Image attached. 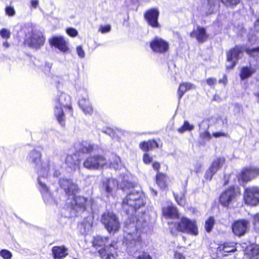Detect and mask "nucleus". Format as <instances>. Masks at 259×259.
Wrapping results in <instances>:
<instances>
[{
  "instance_id": "f257e3e1",
  "label": "nucleus",
  "mask_w": 259,
  "mask_h": 259,
  "mask_svg": "<svg viewBox=\"0 0 259 259\" xmlns=\"http://www.w3.org/2000/svg\"><path fill=\"white\" fill-rule=\"evenodd\" d=\"M145 204V196L141 192L133 189L131 190L122 200L123 210L130 217L126 220L124 227L123 243L127 246L129 252H132L137 248L141 241V234L148 223L144 220L145 214L137 218L134 217L136 210Z\"/></svg>"
},
{
  "instance_id": "f03ea898",
  "label": "nucleus",
  "mask_w": 259,
  "mask_h": 259,
  "mask_svg": "<svg viewBox=\"0 0 259 259\" xmlns=\"http://www.w3.org/2000/svg\"><path fill=\"white\" fill-rule=\"evenodd\" d=\"M58 183L68 196L63 206V209L66 211L65 214L66 217L76 216L77 213L83 212L91 207V199L82 196H75L79 189L77 184L72 179L61 177L59 179Z\"/></svg>"
},
{
  "instance_id": "7ed1b4c3",
  "label": "nucleus",
  "mask_w": 259,
  "mask_h": 259,
  "mask_svg": "<svg viewBox=\"0 0 259 259\" xmlns=\"http://www.w3.org/2000/svg\"><path fill=\"white\" fill-rule=\"evenodd\" d=\"M41 154L39 151L33 149L28 153L26 159L28 162L35 166L37 170L38 178V189L39 190L43 199L48 203H52L53 200L48 188L45 185V182L49 176L51 166L55 170L54 163L49 160L46 162H41Z\"/></svg>"
},
{
  "instance_id": "20e7f679",
  "label": "nucleus",
  "mask_w": 259,
  "mask_h": 259,
  "mask_svg": "<svg viewBox=\"0 0 259 259\" xmlns=\"http://www.w3.org/2000/svg\"><path fill=\"white\" fill-rule=\"evenodd\" d=\"M54 115L59 123L64 126L65 124V115L62 107L67 108L71 115L72 114V108L71 106L70 97L64 92H58L54 99Z\"/></svg>"
},
{
  "instance_id": "39448f33",
  "label": "nucleus",
  "mask_w": 259,
  "mask_h": 259,
  "mask_svg": "<svg viewBox=\"0 0 259 259\" xmlns=\"http://www.w3.org/2000/svg\"><path fill=\"white\" fill-rule=\"evenodd\" d=\"M101 222L109 233H115L120 227L118 218L111 211H106L103 213Z\"/></svg>"
},
{
  "instance_id": "423d86ee",
  "label": "nucleus",
  "mask_w": 259,
  "mask_h": 259,
  "mask_svg": "<svg viewBox=\"0 0 259 259\" xmlns=\"http://www.w3.org/2000/svg\"><path fill=\"white\" fill-rule=\"evenodd\" d=\"M177 228L179 231L192 235L196 236L198 234V227L195 221L186 217L181 218L180 222L177 224Z\"/></svg>"
},
{
  "instance_id": "0eeeda50",
  "label": "nucleus",
  "mask_w": 259,
  "mask_h": 259,
  "mask_svg": "<svg viewBox=\"0 0 259 259\" xmlns=\"http://www.w3.org/2000/svg\"><path fill=\"white\" fill-rule=\"evenodd\" d=\"M243 199L247 205H257L259 203V187L252 186L246 188L244 190Z\"/></svg>"
},
{
  "instance_id": "6e6552de",
  "label": "nucleus",
  "mask_w": 259,
  "mask_h": 259,
  "mask_svg": "<svg viewBox=\"0 0 259 259\" xmlns=\"http://www.w3.org/2000/svg\"><path fill=\"white\" fill-rule=\"evenodd\" d=\"M107 162L106 159L103 156H90L84 161L83 166L88 169H98L106 165Z\"/></svg>"
},
{
  "instance_id": "1a4fd4ad",
  "label": "nucleus",
  "mask_w": 259,
  "mask_h": 259,
  "mask_svg": "<svg viewBox=\"0 0 259 259\" xmlns=\"http://www.w3.org/2000/svg\"><path fill=\"white\" fill-rule=\"evenodd\" d=\"M45 41V38L41 31L33 29L31 34L26 40L28 45L31 48L38 49L42 46Z\"/></svg>"
},
{
  "instance_id": "9d476101",
  "label": "nucleus",
  "mask_w": 259,
  "mask_h": 259,
  "mask_svg": "<svg viewBox=\"0 0 259 259\" xmlns=\"http://www.w3.org/2000/svg\"><path fill=\"white\" fill-rule=\"evenodd\" d=\"M245 47L242 46H237L227 53V68H232L235 66L240 55L245 52Z\"/></svg>"
},
{
  "instance_id": "9b49d317",
  "label": "nucleus",
  "mask_w": 259,
  "mask_h": 259,
  "mask_svg": "<svg viewBox=\"0 0 259 259\" xmlns=\"http://www.w3.org/2000/svg\"><path fill=\"white\" fill-rule=\"evenodd\" d=\"M159 12L157 8L147 10L144 14V18L148 24L153 28H159L160 25L158 22Z\"/></svg>"
},
{
  "instance_id": "f8f14e48",
  "label": "nucleus",
  "mask_w": 259,
  "mask_h": 259,
  "mask_svg": "<svg viewBox=\"0 0 259 259\" xmlns=\"http://www.w3.org/2000/svg\"><path fill=\"white\" fill-rule=\"evenodd\" d=\"M98 148L97 145H95L91 143L90 141H82L81 142L78 141L74 144V149L76 152L79 153V152L82 153H89L95 151Z\"/></svg>"
},
{
  "instance_id": "ddd939ff",
  "label": "nucleus",
  "mask_w": 259,
  "mask_h": 259,
  "mask_svg": "<svg viewBox=\"0 0 259 259\" xmlns=\"http://www.w3.org/2000/svg\"><path fill=\"white\" fill-rule=\"evenodd\" d=\"M150 48L154 52L164 53L168 51L169 44L164 39L156 37L151 41Z\"/></svg>"
},
{
  "instance_id": "4468645a",
  "label": "nucleus",
  "mask_w": 259,
  "mask_h": 259,
  "mask_svg": "<svg viewBox=\"0 0 259 259\" xmlns=\"http://www.w3.org/2000/svg\"><path fill=\"white\" fill-rule=\"evenodd\" d=\"M237 196V192L234 187H231L223 192L220 197V202L224 206H228Z\"/></svg>"
},
{
  "instance_id": "2eb2a0df",
  "label": "nucleus",
  "mask_w": 259,
  "mask_h": 259,
  "mask_svg": "<svg viewBox=\"0 0 259 259\" xmlns=\"http://www.w3.org/2000/svg\"><path fill=\"white\" fill-rule=\"evenodd\" d=\"M225 161L224 157H220L214 159L209 168L206 171L205 178L210 180L213 176L223 166Z\"/></svg>"
},
{
  "instance_id": "dca6fc26",
  "label": "nucleus",
  "mask_w": 259,
  "mask_h": 259,
  "mask_svg": "<svg viewBox=\"0 0 259 259\" xmlns=\"http://www.w3.org/2000/svg\"><path fill=\"white\" fill-rule=\"evenodd\" d=\"M104 251L99 250L98 252L102 259H116V250L117 248V242L113 241L109 244L106 245Z\"/></svg>"
},
{
  "instance_id": "f3484780",
  "label": "nucleus",
  "mask_w": 259,
  "mask_h": 259,
  "mask_svg": "<svg viewBox=\"0 0 259 259\" xmlns=\"http://www.w3.org/2000/svg\"><path fill=\"white\" fill-rule=\"evenodd\" d=\"M258 175V168L247 167L242 169L238 178L243 182H248L256 177Z\"/></svg>"
},
{
  "instance_id": "a211bd4d",
  "label": "nucleus",
  "mask_w": 259,
  "mask_h": 259,
  "mask_svg": "<svg viewBox=\"0 0 259 259\" xmlns=\"http://www.w3.org/2000/svg\"><path fill=\"white\" fill-rule=\"evenodd\" d=\"M248 222L240 220L235 222L232 225V231L235 235L241 236L244 235L248 227Z\"/></svg>"
},
{
  "instance_id": "6ab92c4d",
  "label": "nucleus",
  "mask_w": 259,
  "mask_h": 259,
  "mask_svg": "<svg viewBox=\"0 0 259 259\" xmlns=\"http://www.w3.org/2000/svg\"><path fill=\"white\" fill-rule=\"evenodd\" d=\"M117 181L113 178L105 179L103 181L102 191L107 194V196L112 195V192L118 187Z\"/></svg>"
},
{
  "instance_id": "aec40b11",
  "label": "nucleus",
  "mask_w": 259,
  "mask_h": 259,
  "mask_svg": "<svg viewBox=\"0 0 259 259\" xmlns=\"http://www.w3.org/2000/svg\"><path fill=\"white\" fill-rule=\"evenodd\" d=\"M83 92L84 95L79 99L78 105L85 114L91 115L93 109L89 100L87 92L83 91Z\"/></svg>"
},
{
  "instance_id": "412c9836",
  "label": "nucleus",
  "mask_w": 259,
  "mask_h": 259,
  "mask_svg": "<svg viewBox=\"0 0 259 259\" xmlns=\"http://www.w3.org/2000/svg\"><path fill=\"white\" fill-rule=\"evenodd\" d=\"M65 163L67 167L71 170L78 169L80 166L79 153L76 152L72 154H68L66 158Z\"/></svg>"
},
{
  "instance_id": "4be33fe9",
  "label": "nucleus",
  "mask_w": 259,
  "mask_h": 259,
  "mask_svg": "<svg viewBox=\"0 0 259 259\" xmlns=\"http://www.w3.org/2000/svg\"><path fill=\"white\" fill-rule=\"evenodd\" d=\"M54 168H55V170H54V171H53V167L52 166H51L49 176H48V178L47 179V180H46V182H45V185H46V187L48 188L49 192L51 194V197L52 198V199L53 200V202H52V203H47L45 201H44L45 203H46V204L47 205H57L58 204V202L54 198V197L52 195V194L51 193L49 188L48 187V186L46 185V182L48 181V180H49L50 181H52V179H54L55 177H58V176H59L60 175L61 172H60L59 167L58 166H57L55 164H54ZM52 181H54V180H52ZM44 201H45V200H44Z\"/></svg>"
},
{
  "instance_id": "5701e85b",
  "label": "nucleus",
  "mask_w": 259,
  "mask_h": 259,
  "mask_svg": "<svg viewBox=\"0 0 259 259\" xmlns=\"http://www.w3.org/2000/svg\"><path fill=\"white\" fill-rule=\"evenodd\" d=\"M51 45L57 48L62 52H66L68 50V47L66 42L61 36H54L50 40Z\"/></svg>"
},
{
  "instance_id": "b1692460",
  "label": "nucleus",
  "mask_w": 259,
  "mask_h": 259,
  "mask_svg": "<svg viewBox=\"0 0 259 259\" xmlns=\"http://www.w3.org/2000/svg\"><path fill=\"white\" fill-rule=\"evenodd\" d=\"M190 36L195 37L200 43L204 42L208 38V35L206 34L205 29L199 26L197 27L196 30H193L190 33Z\"/></svg>"
},
{
  "instance_id": "393cba45",
  "label": "nucleus",
  "mask_w": 259,
  "mask_h": 259,
  "mask_svg": "<svg viewBox=\"0 0 259 259\" xmlns=\"http://www.w3.org/2000/svg\"><path fill=\"white\" fill-rule=\"evenodd\" d=\"M199 133L200 138L204 141H209L211 138V136L207 131L209 127L208 121L203 120L199 124Z\"/></svg>"
},
{
  "instance_id": "a878e982",
  "label": "nucleus",
  "mask_w": 259,
  "mask_h": 259,
  "mask_svg": "<svg viewBox=\"0 0 259 259\" xmlns=\"http://www.w3.org/2000/svg\"><path fill=\"white\" fill-rule=\"evenodd\" d=\"M111 242H109V240L108 237H103L101 236H97L94 237L93 241V246L95 247H102L104 246L103 248H101L99 250L104 251L106 248V245L109 246V244Z\"/></svg>"
},
{
  "instance_id": "bb28decb",
  "label": "nucleus",
  "mask_w": 259,
  "mask_h": 259,
  "mask_svg": "<svg viewBox=\"0 0 259 259\" xmlns=\"http://www.w3.org/2000/svg\"><path fill=\"white\" fill-rule=\"evenodd\" d=\"M68 249L65 246H54L52 249L54 259H63L68 254Z\"/></svg>"
},
{
  "instance_id": "cd10ccee",
  "label": "nucleus",
  "mask_w": 259,
  "mask_h": 259,
  "mask_svg": "<svg viewBox=\"0 0 259 259\" xmlns=\"http://www.w3.org/2000/svg\"><path fill=\"white\" fill-rule=\"evenodd\" d=\"M164 216L170 218H177L179 216L178 210L173 205H168L162 208Z\"/></svg>"
},
{
  "instance_id": "c85d7f7f",
  "label": "nucleus",
  "mask_w": 259,
  "mask_h": 259,
  "mask_svg": "<svg viewBox=\"0 0 259 259\" xmlns=\"http://www.w3.org/2000/svg\"><path fill=\"white\" fill-rule=\"evenodd\" d=\"M256 71L254 68L251 66L242 67L240 70V77L241 80H244L250 77Z\"/></svg>"
},
{
  "instance_id": "c756f323",
  "label": "nucleus",
  "mask_w": 259,
  "mask_h": 259,
  "mask_svg": "<svg viewBox=\"0 0 259 259\" xmlns=\"http://www.w3.org/2000/svg\"><path fill=\"white\" fill-rule=\"evenodd\" d=\"M193 87V84L188 82H184L180 84L178 90L179 99H180L183 97L185 93L191 89Z\"/></svg>"
},
{
  "instance_id": "7c9ffc66",
  "label": "nucleus",
  "mask_w": 259,
  "mask_h": 259,
  "mask_svg": "<svg viewBox=\"0 0 259 259\" xmlns=\"http://www.w3.org/2000/svg\"><path fill=\"white\" fill-rule=\"evenodd\" d=\"M166 176L159 172L156 175V183L161 189H164L166 186Z\"/></svg>"
},
{
  "instance_id": "2f4dec72",
  "label": "nucleus",
  "mask_w": 259,
  "mask_h": 259,
  "mask_svg": "<svg viewBox=\"0 0 259 259\" xmlns=\"http://www.w3.org/2000/svg\"><path fill=\"white\" fill-rule=\"evenodd\" d=\"M194 129V125L190 123L188 120H185L183 124L178 129L179 133L183 134L186 131L191 132Z\"/></svg>"
},
{
  "instance_id": "473e14b6",
  "label": "nucleus",
  "mask_w": 259,
  "mask_h": 259,
  "mask_svg": "<svg viewBox=\"0 0 259 259\" xmlns=\"http://www.w3.org/2000/svg\"><path fill=\"white\" fill-rule=\"evenodd\" d=\"M245 52L250 56L255 58L256 60L259 58V47L251 49L245 48Z\"/></svg>"
},
{
  "instance_id": "72a5a7b5",
  "label": "nucleus",
  "mask_w": 259,
  "mask_h": 259,
  "mask_svg": "<svg viewBox=\"0 0 259 259\" xmlns=\"http://www.w3.org/2000/svg\"><path fill=\"white\" fill-rule=\"evenodd\" d=\"M247 255L249 259H259V248L253 247L249 250Z\"/></svg>"
},
{
  "instance_id": "f704fd0d",
  "label": "nucleus",
  "mask_w": 259,
  "mask_h": 259,
  "mask_svg": "<svg viewBox=\"0 0 259 259\" xmlns=\"http://www.w3.org/2000/svg\"><path fill=\"white\" fill-rule=\"evenodd\" d=\"M186 192V190H184L183 192H181L180 195L176 194L175 193L174 194L175 199L178 203V204L181 206H184L186 203V199L185 197V193Z\"/></svg>"
},
{
  "instance_id": "c9c22d12",
  "label": "nucleus",
  "mask_w": 259,
  "mask_h": 259,
  "mask_svg": "<svg viewBox=\"0 0 259 259\" xmlns=\"http://www.w3.org/2000/svg\"><path fill=\"white\" fill-rule=\"evenodd\" d=\"M220 250H223L225 252H234L236 250V248L235 246L233 245V243L229 244V243H225L223 245H220L219 247Z\"/></svg>"
},
{
  "instance_id": "e433bc0d",
  "label": "nucleus",
  "mask_w": 259,
  "mask_h": 259,
  "mask_svg": "<svg viewBox=\"0 0 259 259\" xmlns=\"http://www.w3.org/2000/svg\"><path fill=\"white\" fill-rule=\"evenodd\" d=\"M81 227L83 228V231H81L82 234H88L89 233L92 228V223L90 221L84 222L81 225Z\"/></svg>"
},
{
  "instance_id": "4c0bfd02",
  "label": "nucleus",
  "mask_w": 259,
  "mask_h": 259,
  "mask_svg": "<svg viewBox=\"0 0 259 259\" xmlns=\"http://www.w3.org/2000/svg\"><path fill=\"white\" fill-rule=\"evenodd\" d=\"M214 219L213 217H209L206 221L205 223V228L206 231L207 232H209L211 231L214 224Z\"/></svg>"
},
{
  "instance_id": "58836bf2",
  "label": "nucleus",
  "mask_w": 259,
  "mask_h": 259,
  "mask_svg": "<svg viewBox=\"0 0 259 259\" xmlns=\"http://www.w3.org/2000/svg\"><path fill=\"white\" fill-rule=\"evenodd\" d=\"M0 255L4 259H11L12 253L7 249H2L0 251Z\"/></svg>"
},
{
  "instance_id": "ea45409f",
  "label": "nucleus",
  "mask_w": 259,
  "mask_h": 259,
  "mask_svg": "<svg viewBox=\"0 0 259 259\" xmlns=\"http://www.w3.org/2000/svg\"><path fill=\"white\" fill-rule=\"evenodd\" d=\"M0 35L2 38L7 39L10 37L11 32L8 29L2 28L0 30Z\"/></svg>"
},
{
  "instance_id": "a19ab883",
  "label": "nucleus",
  "mask_w": 259,
  "mask_h": 259,
  "mask_svg": "<svg viewBox=\"0 0 259 259\" xmlns=\"http://www.w3.org/2000/svg\"><path fill=\"white\" fill-rule=\"evenodd\" d=\"M222 3L227 6H236L239 3L240 0H221Z\"/></svg>"
},
{
  "instance_id": "79ce46f5",
  "label": "nucleus",
  "mask_w": 259,
  "mask_h": 259,
  "mask_svg": "<svg viewBox=\"0 0 259 259\" xmlns=\"http://www.w3.org/2000/svg\"><path fill=\"white\" fill-rule=\"evenodd\" d=\"M111 29V26L109 24L106 25H101L99 28V31L102 33H106L110 32Z\"/></svg>"
},
{
  "instance_id": "37998d69",
  "label": "nucleus",
  "mask_w": 259,
  "mask_h": 259,
  "mask_svg": "<svg viewBox=\"0 0 259 259\" xmlns=\"http://www.w3.org/2000/svg\"><path fill=\"white\" fill-rule=\"evenodd\" d=\"M254 229L259 233V213H257L253 217Z\"/></svg>"
},
{
  "instance_id": "c03bdc74",
  "label": "nucleus",
  "mask_w": 259,
  "mask_h": 259,
  "mask_svg": "<svg viewBox=\"0 0 259 259\" xmlns=\"http://www.w3.org/2000/svg\"><path fill=\"white\" fill-rule=\"evenodd\" d=\"M5 12L8 16L10 17L14 16L16 14L14 7L11 6L6 7L5 8Z\"/></svg>"
},
{
  "instance_id": "a18cd8bd",
  "label": "nucleus",
  "mask_w": 259,
  "mask_h": 259,
  "mask_svg": "<svg viewBox=\"0 0 259 259\" xmlns=\"http://www.w3.org/2000/svg\"><path fill=\"white\" fill-rule=\"evenodd\" d=\"M67 33L70 36L75 37L77 35L78 31L75 28L70 27L66 29Z\"/></svg>"
},
{
  "instance_id": "49530a36",
  "label": "nucleus",
  "mask_w": 259,
  "mask_h": 259,
  "mask_svg": "<svg viewBox=\"0 0 259 259\" xmlns=\"http://www.w3.org/2000/svg\"><path fill=\"white\" fill-rule=\"evenodd\" d=\"M132 186V184L128 182H123L120 185V188L123 191H126L129 189Z\"/></svg>"
},
{
  "instance_id": "de8ad7c7",
  "label": "nucleus",
  "mask_w": 259,
  "mask_h": 259,
  "mask_svg": "<svg viewBox=\"0 0 259 259\" xmlns=\"http://www.w3.org/2000/svg\"><path fill=\"white\" fill-rule=\"evenodd\" d=\"M76 52L79 57L81 58L84 57L85 53L81 46H79L76 47Z\"/></svg>"
},
{
  "instance_id": "09e8293b",
  "label": "nucleus",
  "mask_w": 259,
  "mask_h": 259,
  "mask_svg": "<svg viewBox=\"0 0 259 259\" xmlns=\"http://www.w3.org/2000/svg\"><path fill=\"white\" fill-rule=\"evenodd\" d=\"M143 161L145 164H149L152 161V157L150 156V155L146 153L143 155Z\"/></svg>"
},
{
  "instance_id": "8fccbe9b",
  "label": "nucleus",
  "mask_w": 259,
  "mask_h": 259,
  "mask_svg": "<svg viewBox=\"0 0 259 259\" xmlns=\"http://www.w3.org/2000/svg\"><path fill=\"white\" fill-rule=\"evenodd\" d=\"M148 147H149V151L152 150L154 148L158 147V144L157 143L154 141H148Z\"/></svg>"
},
{
  "instance_id": "3c124183",
  "label": "nucleus",
  "mask_w": 259,
  "mask_h": 259,
  "mask_svg": "<svg viewBox=\"0 0 259 259\" xmlns=\"http://www.w3.org/2000/svg\"><path fill=\"white\" fill-rule=\"evenodd\" d=\"M148 142H143L140 144V148L145 151H149V147H148Z\"/></svg>"
},
{
  "instance_id": "603ef678",
  "label": "nucleus",
  "mask_w": 259,
  "mask_h": 259,
  "mask_svg": "<svg viewBox=\"0 0 259 259\" xmlns=\"http://www.w3.org/2000/svg\"><path fill=\"white\" fill-rule=\"evenodd\" d=\"M137 259H151V257L148 253L143 252L138 256Z\"/></svg>"
},
{
  "instance_id": "864d4df0",
  "label": "nucleus",
  "mask_w": 259,
  "mask_h": 259,
  "mask_svg": "<svg viewBox=\"0 0 259 259\" xmlns=\"http://www.w3.org/2000/svg\"><path fill=\"white\" fill-rule=\"evenodd\" d=\"M217 82V80L215 78L211 77L208 78L206 79V82L208 85L209 86H212L214 85Z\"/></svg>"
},
{
  "instance_id": "5fc2aeb1",
  "label": "nucleus",
  "mask_w": 259,
  "mask_h": 259,
  "mask_svg": "<svg viewBox=\"0 0 259 259\" xmlns=\"http://www.w3.org/2000/svg\"><path fill=\"white\" fill-rule=\"evenodd\" d=\"M212 135L215 138H219L220 137H228V134L222 132H214L212 134Z\"/></svg>"
},
{
  "instance_id": "6e6d98bb",
  "label": "nucleus",
  "mask_w": 259,
  "mask_h": 259,
  "mask_svg": "<svg viewBox=\"0 0 259 259\" xmlns=\"http://www.w3.org/2000/svg\"><path fill=\"white\" fill-rule=\"evenodd\" d=\"M39 4L38 0H31L30 6L33 9H36Z\"/></svg>"
},
{
  "instance_id": "4d7b16f0",
  "label": "nucleus",
  "mask_w": 259,
  "mask_h": 259,
  "mask_svg": "<svg viewBox=\"0 0 259 259\" xmlns=\"http://www.w3.org/2000/svg\"><path fill=\"white\" fill-rule=\"evenodd\" d=\"M152 167L154 169L158 170L160 168V164L158 162H154L152 164Z\"/></svg>"
},
{
  "instance_id": "13d9d810",
  "label": "nucleus",
  "mask_w": 259,
  "mask_h": 259,
  "mask_svg": "<svg viewBox=\"0 0 259 259\" xmlns=\"http://www.w3.org/2000/svg\"><path fill=\"white\" fill-rule=\"evenodd\" d=\"M227 82V78L226 75H224L223 78L219 80V82L226 84Z\"/></svg>"
},
{
  "instance_id": "bf43d9fd",
  "label": "nucleus",
  "mask_w": 259,
  "mask_h": 259,
  "mask_svg": "<svg viewBox=\"0 0 259 259\" xmlns=\"http://www.w3.org/2000/svg\"><path fill=\"white\" fill-rule=\"evenodd\" d=\"M175 257L176 259H185L184 256L181 253L178 252L175 253Z\"/></svg>"
},
{
  "instance_id": "052dcab7",
  "label": "nucleus",
  "mask_w": 259,
  "mask_h": 259,
  "mask_svg": "<svg viewBox=\"0 0 259 259\" xmlns=\"http://www.w3.org/2000/svg\"><path fill=\"white\" fill-rule=\"evenodd\" d=\"M103 132L108 134L110 136H112L113 131L111 128H107L105 131H103Z\"/></svg>"
},
{
  "instance_id": "680f3d73",
  "label": "nucleus",
  "mask_w": 259,
  "mask_h": 259,
  "mask_svg": "<svg viewBox=\"0 0 259 259\" xmlns=\"http://www.w3.org/2000/svg\"><path fill=\"white\" fill-rule=\"evenodd\" d=\"M254 27L257 31H259V18L255 22Z\"/></svg>"
},
{
  "instance_id": "e2e57ef3",
  "label": "nucleus",
  "mask_w": 259,
  "mask_h": 259,
  "mask_svg": "<svg viewBox=\"0 0 259 259\" xmlns=\"http://www.w3.org/2000/svg\"><path fill=\"white\" fill-rule=\"evenodd\" d=\"M3 46L6 48H8L10 47V45L8 42V41L7 40H6L5 41L3 42Z\"/></svg>"
},
{
  "instance_id": "0e129e2a",
  "label": "nucleus",
  "mask_w": 259,
  "mask_h": 259,
  "mask_svg": "<svg viewBox=\"0 0 259 259\" xmlns=\"http://www.w3.org/2000/svg\"><path fill=\"white\" fill-rule=\"evenodd\" d=\"M115 162L117 164H118V163L120 161V159L119 157H117L116 156H115Z\"/></svg>"
},
{
  "instance_id": "69168bd1",
  "label": "nucleus",
  "mask_w": 259,
  "mask_h": 259,
  "mask_svg": "<svg viewBox=\"0 0 259 259\" xmlns=\"http://www.w3.org/2000/svg\"><path fill=\"white\" fill-rule=\"evenodd\" d=\"M235 108L237 109H238L239 110H240L241 108H240V106L239 105H235Z\"/></svg>"
},
{
  "instance_id": "338daca9",
  "label": "nucleus",
  "mask_w": 259,
  "mask_h": 259,
  "mask_svg": "<svg viewBox=\"0 0 259 259\" xmlns=\"http://www.w3.org/2000/svg\"><path fill=\"white\" fill-rule=\"evenodd\" d=\"M151 191L154 195H157V192L156 191H155L153 189H152Z\"/></svg>"
},
{
  "instance_id": "774afa93",
  "label": "nucleus",
  "mask_w": 259,
  "mask_h": 259,
  "mask_svg": "<svg viewBox=\"0 0 259 259\" xmlns=\"http://www.w3.org/2000/svg\"><path fill=\"white\" fill-rule=\"evenodd\" d=\"M257 98H258V99L259 100V93L257 94Z\"/></svg>"
}]
</instances>
